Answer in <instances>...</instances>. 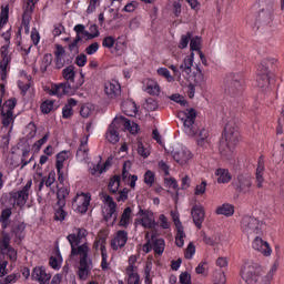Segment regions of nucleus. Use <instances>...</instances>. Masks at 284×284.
Listing matches in <instances>:
<instances>
[{
	"label": "nucleus",
	"mask_w": 284,
	"mask_h": 284,
	"mask_svg": "<svg viewBox=\"0 0 284 284\" xmlns=\"http://www.w3.org/2000/svg\"><path fill=\"white\" fill-rule=\"evenodd\" d=\"M10 63V58H2L0 62V77L2 81L8 79V64Z\"/></svg>",
	"instance_id": "nucleus-48"
},
{
	"label": "nucleus",
	"mask_w": 284,
	"mask_h": 284,
	"mask_svg": "<svg viewBox=\"0 0 284 284\" xmlns=\"http://www.w3.org/2000/svg\"><path fill=\"white\" fill-rule=\"evenodd\" d=\"M13 232L17 239L21 241L26 236V224L24 223L18 224Z\"/></svg>",
	"instance_id": "nucleus-58"
},
{
	"label": "nucleus",
	"mask_w": 284,
	"mask_h": 284,
	"mask_svg": "<svg viewBox=\"0 0 284 284\" xmlns=\"http://www.w3.org/2000/svg\"><path fill=\"white\" fill-rule=\"evenodd\" d=\"M59 104L54 100H45L41 103L40 110L42 114H50V112L58 110Z\"/></svg>",
	"instance_id": "nucleus-35"
},
{
	"label": "nucleus",
	"mask_w": 284,
	"mask_h": 284,
	"mask_svg": "<svg viewBox=\"0 0 284 284\" xmlns=\"http://www.w3.org/2000/svg\"><path fill=\"white\" fill-rule=\"evenodd\" d=\"M0 252L4 256H8L11 263H17V260L19 258V252L13 246H8L7 248H2Z\"/></svg>",
	"instance_id": "nucleus-40"
},
{
	"label": "nucleus",
	"mask_w": 284,
	"mask_h": 284,
	"mask_svg": "<svg viewBox=\"0 0 284 284\" xmlns=\"http://www.w3.org/2000/svg\"><path fill=\"white\" fill-rule=\"evenodd\" d=\"M152 243L154 253L158 254V256H162L163 252H165V240L152 237Z\"/></svg>",
	"instance_id": "nucleus-38"
},
{
	"label": "nucleus",
	"mask_w": 284,
	"mask_h": 284,
	"mask_svg": "<svg viewBox=\"0 0 284 284\" xmlns=\"http://www.w3.org/2000/svg\"><path fill=\"white\" fill-rule=\"evenodd\" d=\"M90 139V135H84L80 140V145L77 151V159L78 161H88L90 156V148H88V141Z\"/></svg>",
	"instance_id": "nucleus-21"
},
{
	"label": "nucleus",
	"mask_w": 284,
	"mask_h": 284,
	"mask_svg": "<svg viewBox=\"0 0 284 284\" xmlns=\"http://www.w3.org/2000/svg\"><path fill=\"white\" fill-rule=\"evenodd\" d=\"M215 214L223 215V216H233L234 206H232V204H223L216 209Z\"/></svg>",
	"instance_id": "nucleus-42"
},
{
	"label": "nucleus",
	"mask_w": 284,
	"mask_h": 284,
	"mask_svg": "<svg viewBox=\"0 0 284 284\" xmlns=\"http://www.w3.org/2000/svg\"><path fill=\"white\" fill-rule=\"evenodd\" d=\"M191 215L196 229L201 230V227H203V221H205V209H203V206L194 205Z\"/></svg>",
	"instance_id": "nucleus-25"
},
{
	"label": "nucleus",
	"mask_w": 284,
	"mask_h": 284,
	"mask_svg": "<svg viewBox=\"0 0 284 284\" xmlns=\"http://www.w3.org/2000/svg\"><path fill=\"white\" fill-rule=\"evenodd\" d=\"M101 256H102L101 267L103 271H105L108 270V267H110V264L108 263V250L105 248L103 243L101 246Z\"/></svg>",
	"instance_id": "nucleus-53"
},
{
	"label": "nucleus",
	"mask_w": 284,
	"mask_h": 284,
	"mask_svg": "<svg viewBox=\"0 0 284 284\" xmlns=\"http://www.w3.org/2000/svg\"><path fill=\"white\" fill-rule=\"evenodd\" d=\"M34 136H37V124L30 122L27 125V138L28 139H34Z\"/></svg>",
	"instance_id": "nucleus-62"
},
{
	"label": "nucleus",
	"mask_w": 284,
	"mask_h": 284,
	"mask_svg": "<svg viewBox=\"0 0 284 284\" xmlns=\"http://www.w3.org/2000/svg\"><path fill=\"white\" fill-rule=\"evenodd\" d=\"M90 201H92L90 193H78L73 199L72 205L77 212L85 214V212H88V207H90Z\"/></svg>",
	"instance_id": "nucleus-12"
},
{
	"label": "nucleus",
	"mask_w": 284,
	"mask_h": 284,
	"mask_svg": "<svg viewBox=\"0 0 284 284\" xmlns=\"http://www.w3.org/2000/svg\"><path fill=\"white\" fill-rule=\"evenodd\" d=\"M263 266L252 260L245 261L241 268V276L247 284H256L263 276Z\"/></svg>",
	"instance_id": "nucleus-3"
},
{
	"label": "nucleus",
	"mask_w": 284,
	"mask_h": 284,
	"mask_svg": "<svg viewBox=\"0 0 284 284\" xmlns=\"http://www.w3.org/2000/svg\"><path fill=\"white\" fill-rule=\"evenodd\" d=\"M106 164H108V162L104 163V166H102L100 163L93 164L90 168V174H92V176H101V174H103V172H105Z\"/></svg>",
	"instance_id": "nucleus-49"
},
{
	"label": "nucleus",
	"mask_w": 284,
	"mask_h": 284,
	"mask_svg": "<svg viewBox=\"0 0 284 284\" xmlns=\"http://www.w3.org/2000/svg\"><path fill=\"white\" fill-rule=\"evenodd\" d=\"M44 182L45 187H52L54 181H57V174L54 172H49L48 176L41 179Z\"/></svg>",
	"instance_id": "nucleus-52"
},
{
	"label": "nucleus",
	"mask_w": 284,
	"mask_h": 284,
	"mask_svg": "<svg viewBox=\"0 0 284 284\" xmlns=\"http://www.w3.org/2000/svg\"><path fill=\"white\" fill-rule=\"evenodd\" d=\"M252 248L255 250V252L263 254V256H272V247L270 246V243L261 239V236H256L253 240Z\"/></svg>",
	"instance_id": "nucleus-17"
},
{
	"label": "nucleus",
	"mask_w": 284,
	"mask_h": 284,
	"mask_svg": "<svg viewBox=\"0 0 284 284\" xmlns=\"http://www.w3.org/2000/svg\"><path fill=\"white\" fill-rule=\"evenodd\" d=\"M8 19H9V9L8 7H2L1 9V13H0V30L3 28V26H6V23H8Z\"/></svg>",
	"instance_id": "nucleus-55"
},
{
	"label": "nucleus",
	"mask_w": 284,
	"mask_h": 284,
	"mask_svg": "<svg viewBox=\"0 0 284 284\" xmlns=\"http://www.w3.org/2000/svg\"><path fill=\"white\" fill-rule=\"evenodd\" d=\"M71 245V256H79V270L78 276L81 281H87L88 276L92 274V257H90V245L84 244H70Z\"/></svg>",
	"instance_id": "nucleus-1"
},
{
	"label": "nucleus",
	"mask_w": 284,
	"mask_h": 284,
	"mask_svg": "<svg viewBox=\"0 0 284 284\" xmlns=\"http://www.w3.org/2000/svg\"><path fill=\"white\" fill-rule=\"evenodd\" d=\"M106 140L109 141V143H112L113 145L115 143H119V131L114 129L112 125H109V129L106 131Z\"/></svg>",
	"instance_id": "nucleus-43"
},
{
	"label": "nucleus",
	"mask_w": 284,
	"mask_h": 284,
	"mask_svg": "<svg viewBox=\"0 0 284 284\" xmlns=\"http://www.w3.org/2000/svg\"><path fill=\"white\" fill-rule=\"evenodd\" d=\"M102 203H105L108 205V209L103 213L104 221H110L114 214H116V203L114 202V199L112 196L103 193L102 194Z\"/></svg>",
	"instance_id": "nucleus-20"
},
{
	"label": "nucleus",
	"mask_w": 284,
	"mask_h": 284,
	"mask_svg": "<svg viewBox=\"0 0 284 284\" xmlns=\"http://www.w3.org/2000/svg\"><path fill=\"white\" fill-rule=\"evenodd\" d=\"M121 186V175H115L109 181V191L111 194H116L119 192V187Z\"/></svg>",
	"instance_id": "nucleus-44"
},
{
	"label": "nucleus",
	"mask_w": 284,
	"mask_h": 284,
	"mask_svg": "<svg viewBox=\"0 0 284 284\" xmlns=\"http://www.w3.org/2000/svg\"><path fill=\"white\" fill-rule=\"evenodd\" d=\"M215 176H217V183H230L232 181V174L227 169H217L215 171Z\"/></svg>",
	"instance_id": "nucleus-32"
},
{
	"label": "nucleus",
	"mask_w": 284,
	"mask_h": 284,
	"mask_svg": "<svg viewBox=\"0 0 284 284\" xmlns=\"http://www.w3.org/2000/svg\"><path fill=\"white\" fill-rule=\"evenodd\" d=\"M77 106V100L69 99L68 103L62 108L63 119H70L74 114L73 108Z\"/></svg>",
	"instance_id": "nucleus-33"
},
{
	"label": "nucleus",
	"mask_w": 284,
	"mask_h": 284,
	"mask_svg": "<svg viewBox=\"0 0 284 284\" xmlns=\"http://www.w3.org/2000/svg\"><path fill=\"white\" fill-rule=\"evenodd\" d=\"M256 83L262 89L270 85V68L267 67V60H263L257 67Z\"/></svg>",
	"instance_id": "nucleus-13"
},
{
	"label": "nucleus",
	"mask_w": 284,
	"mask_h": 284,
	"mask_svg": "<svg viewBox=\"0 0 284 284\" xmlns=\"http://www.w3.org/2000/svg\"><path fill=\"white\" fill-rule=\"evenodd\" d=\"M179 119L183 121L184 132L187 136H196L199 134V124H196V110L186 109L178 113Z\"/></svg>",
	"instance_id": "nucleus-4"
},
{
	"label": "nucleus",
	"mask_w": 284,
	"mask_h": 284,
	"mask_svg": "<svg viewBox=\"0 0 284 284\" xmlns=\"http://www.w3.org/2000/svg\"><path fill=\"white\" fill-rule=\"evenodd\" d=\"M154 172L148 170L144 174V183L145 185H149V187H152L154 185V179H155Z\"/></svg>",
	"instance_id": "nucleus-57"
},
{
	"label": "nucleus",
	"mask_w": 284,
	"mask_h": 284,
	"mask_svg": "<svg viewBox=\"0 0 284 284\" xmlns=\"http://www.w3.org/2000/svg\"><path fill=\"white\" fill-rule=\"evenodd\" d=\"M272 21H274V9H263L256 20L257 28H272Z\"/></svg>",
	"instance_id": "nucleus-14"
},
{
	"label": "nucleus",
	"mask_w": 284,
	"mask_h": 284,
	"mask_svg": "<svg viewBox=\"0 0 284 284\" xmlns=\"http://www.w3.org/2000/svg\"><path fill=\"white\" fill-rule=\"evenodd\" d=\"M122 112L126 114V116H136L138 108L136 103L132 100H125L122 102Z\"/></svg>",
	"instance_id": "nucleus-30"
},
{
	"label": "nucleus",
	"mask_w": 284,
	"mask_h": 284,
	"mask_svg": "<svg viewBox=\"0 0 284 284\" xmlns=\"http://www.w3.org/2000/svg\"><path fill=\"white\" fill-rule=\"evenodd\" d=\"M241 229L247 236H252L254 234H261L262 227H261V221L256 217L252 216H244L242 219Z\"/></svg>",
	"instance_id": "nucleus-10"
},
{
	"label": "nucleus",
	"mask_w": 284,
	"mask_h": 284,
	"mask_svg": "<svg viewBox=\"0 0 284 284\" xmlns=\"http://www.w3.org/2000/svg\"><path fill=\"white\" fill-rule=\"evenodd\" d=\"M128 243V233L126 231L120 230L115 233V236L111 240V248L114 252L123 250Z\"/></svg>",
	"instance_id": "nucleus-19"
},
{
	"label": "nucleus",
	"mask_w": 284,
	"mask_h": 284,
	"mask_svg": "<svg viewBox=\"0 0 284 284\" xmlns=\"http://www.w3.org/2000/svg\"><path fill=\"white\" fill-rule=\"evenodd\" d=\"M110 125L118 131L120 130L124 132L128 130L131 134H136V132H139V124L130 121L123 115L115 116Z\"/></svg>",
	"instance_id": "nucleus-9"
},
{
	"label": "nucleus",
	"mask_w": 284,
	"mask_h": 284,
	"mask_svg": "<svg viewBox=\"0 0 284 284\" xmlns=\"http://www.w3.org/2000/svg\"><path fill=\"white\" fill-rule=\"evenodd\" d=\"M243 78L241 74H230L224 81V92L233 99L243 94Z\"/></svg>",
	"instance_id": "nucleus-6"
},
{
	"label": "nucleus",
	"mask_w": 284,
	"mask_h": 284,
	"mask_svg": "<svg viewBox=\"0 0 284 284\" xmlns=\"http://www.w3.org/2000/svg\"><path fill=\"white\" fill-rule=\"evenodd\" d=\"M88 236V231L85 229H77L75 233L69 234L67 236L70 245H81L83 239Z\"/></svg>",
	"instance_id": "nucleus-27"
},
{
	"label": "nucleus",
	"mask_w": 284,
	"mask_h": 284,
	"mask_svg": "<svg viewBox=\"0 0 284 284\" xmlns=\"http://www.w3.org/2000/svg\"><path fill=\"white\" fill-rule=\"evenodd\" d=\"M38 1L39 0H28L22 14V23L18 30L19 36H21V32L30 34V19H32V12H34V6H37Z\"/></svg>",
	"instance_id": "nucleus-8"
},
{
	"label": "nucleus",
	"mask_w": 284,
	"mask_h": 284,
	"mask_svg": "<svg viewBox=\"0 0 284 284\" xmlns=\"http://www.w3.org/2000/svg\"><path fill=\"white\" fill-rule=\"evenodd\" d=\"M277 270H278V264L277 263L272 264L266 275L262 277V281L260 284H272V281H274V275L276 274Z\"/></svg>",
	"instance_id": "nucleus-39"
},
{
	"label": "nucleus",
	"mask_w": 284,
	"mask_h": 284,
	"mask_svg": "<svg viewBox=\"0 0 284 284\" xmlns=\"http://www.w3.org/2000/svg\"><path fill=\"white\" fill-rule=\"evenodd\" d=\"M114 43H116V40H114V37L112 36L105 37L102 41L103 48H108V50H112V48H114Z\"/></svg>",
	"instance_id": "nucleus-63"
},
{
	"label": "nucleus",
	"mask_w": 284,
	"mask_h": 284,
	"mask_svg": "<svg viewBox=\"0 0 284 284\" xmlns=\"http://www.w3.org/2000/svg\"><path fill=\"white\" fill-rule=\"evenodd\" d=\"M10 243H11L10 234L2 232V237L0 240V251L8 250V247H11L12 245H10Z\"/></svg>",
	"instance_id": "nucleus-51"
},
{
	"label": "nucleus",
	"mask_w": 284,
	"mask_h": 284,
	"mask_svg": "<svg viewBox=\"0 0 284 284\" xmlns=\"http://www.w3.org/2000/svg\"><path fill=\"white\" fill-rule=\"evenodd\" d=\"M172 158L180 165H186L187 161L192 159V152L187 148L182 146L172 152Z\"/></svg>",
	"instance_id": "nucleus-18"
},
{
	"label": "nucleus",
	"mask_w": 284,
	"mask_h": 284,
	"mask_svg": "<svg viewBox=\"0 0 284 284\" xmlns=\"http://www.w3.org/2000/svg\"><path fill=\"white\" fill-rule=\"evenodd\" d=\"M194 65V52L186 55L182 63L180 64V74L183 77L190 78L192 77V67Z\"/></svg>",
	"instance_id": "nucleus-24"
},
{
	"label": "nucleus",
	"mask_w": 284,
	"mask_h": 284,
	"mask_svg": "<svg viewBox=\"0 0 284 284\" xmlns=\"http://www.w3.org/2000/svg\"><path fill=\"white\" fill-rule=\"evenodd\" d=\"M224 135L226 143L220 144V153L222 159L232 161L234 159V148L239 143V131H236V123L230 121L224 128Z\"/></svg>",
	"instance_id": "nucleus-2"
},
{
	"label": "nucleus",
	"mask_w": 284,
	"mask_h": 284,
	"mask_svg": "<svg viewBox=\"0 0 284 284\" xmlns=\"http://www.w3.org/2000/svg\"><path fill=\"white\" fill-rule=\"evenodd\" d=\"M14 108H17V98H10L1 104L0 99V114L2 116V125L3 128H10L12 123H14Z\"/></svg>",
	"instance_id": "nucleus-7"
},
{
	"label": "nucleus",
	"mask_w": 284,
	"mask_h": 284,
	"mask_svg": "<svg viewBox=\"0 0 284 284\" xmlns=\"http://www.w3.org/2000/svg\"><path fill=\"white\" fill-rule=\"evenodd\" d=\"M68 196H70V190H68L65 186L60 187L57 192V205L65 207V199H68Z\"/></svg>",
	"instance_id": "nucleus-37"
},
{
	"label": "nucleus",
	"mask_w": 284,
	"mask_h": 284,
	"mask_svg": "<svg viewBox=\"0 0 284 284\" xmlns=\"http://www.w3.org/2000/svg\"><path fill=\"white\" fill-rule=\"evenodd\" d=\"M192 39V33L187 32L186 34H183L181 37L180 43H179V48L181 50H185V48H187L190 40Z\"/></svg>",
	"instance_id": "nucleus-56"
},
{
	"label": "nucleus",
	"mask_w": 284,
	"mask_h": 284,
	"mask_svg": "<svg viewBox=\"0 0 284 284\" xmlns=\"http://www.w3.org/2000/svg\"><path fill=\"white\" fill-rule=\"evenodd\" d=\"M32 281H37L39 284H50L52 274H50L44 266H36L31 273Z\"/></svg>",
	"instance_id": "nucleus-15"
},
{
	"label": "nucleus",
	"mask_w": 284,
	"mask_h": 284,
	"mask_svg": "<svg viewBox=\"0 0 284 284\" xmlns=\"http://www.w3.org/2000/svg\"><path fill=\"white\" fill-rule=\"evenodd\" d=\"M141 225H142V227H145L146 230H154V227H156V225H159V223H156V221H154V219H152L150 215H148V216H143L141 219Z\"/></svg>",
	"instance_id": "nucleus-47"
},
{
	"label": "nucleus",
	"mask_w": 284,
	"mask_h": 284,
	"mask_svg": "<svg viewBox=\"0 0 284 284\" xmlns=\"http://www.w3.org/2000/svg\"><path fill=\"white\" fill-rule=\"evenodd\" d=\"M184 236H185V231H183V229H176L175 245L178 247H183V245H185V241L183 240Z\"/></svg>",
	"instance_id": "nucleus-50"
},
{
	"label": "nucleus",
	"mask_w": 284,
	"mask_h": 284,
	"mask_svg": "<svg viewBox=\"0 0 284 284\" xmlns=\"http://www.w3.org/2000/svg\"><path fill=\"white\" fill-rule=\"evenodd\" d=\"M62 77L67 83H72L74 81V65H69L62 70Z\"/></svg>",
	"instance_id": "nucleus-45"
},
{
	"label": "nucleus",
	"mask_w": 284,
	"mask_h": 284,
	"mask_svg": "<svg viewBox=\"0 0 284 284\" xmlns=\"http://www.w3.org/2000/svg\"><path fill=\"white\" fill-rule=\"evenodd\" d=\"M196 141H197L199 148H202L203 150H207V148H210V145H211L210 134L207 133V130L202 129L199 132Z\"/></svg>",
	"instance_id": "nucleus-31"
},
{
	"label": "nucleus",
	"mask_w": 284,
	"mask_h": 284,
	"mask_svg": "<svg viewBox=\"0 0 284 284\" xmlns=\"http://www.w3.org/2000/svg\"><path fill=\"white\" fill-rule=\"evenodd\" d=\"M252 184V176L247 174H240L232 182L235 192H239V194H250Z\"/></svg>",
	"instance_id": "nucleus-11"
},
{
	"label": "nucleus",
	"mask_w": 284,
	"mask_h": 284,
	"mask_svg": "<svg viewBox=\"0 0 284 284\" xmlns=\"http://www.w3.org/2000/svg\"><path fill=\"white\" fill-rule=\"evenodd\" d=\"M158 74L160 77H163L164 79H166V81H169V83L174 82V78L172 77V74L170 73V70H168V68H159Z\"/></svg>",
	"instance_id": "nucleus-54"
},
{
	"label": "nucleus",
	"mask_w": 284,
	"mask_h": 284,
	"mask_svg": "<svg viewBox=\"0 0 284 284\" xmlns=\"http://www.w3.org/2000/svg\"><path fill=\"white\" fill-rule=\"evenodd\" d=\"M50 97H63V95H72V87H70V82L52 84L51 89L48 91Z\"/></svg>",
	"instance_id": "nucleus-16"
},
{
	"label": "nucleus",
	"mask_w": 284,
	"mask_h": 284,
	"mask_svg": "<svg viewBox=\"0 0 284 284\" xmlns=\"http://www.w3.org/2000/svg\"><path fill=\"white\" fill-rule=\"evenodd\" d=\"M68 159H70V151H61L57 154L55 169L60 181L63 179V166Z\"/></svg>",
	"instance_id": "nucleus-26"
},
{
	"label": "nucleus",
	"mask_w": 284,
	"mask_h": 284,
	"mask_svg": "<svg viewBox=\"0 0 284 284\" xmlns=\"http://www.w3.org/2000/svg\"><path fill=\"white\" fill-rule=\"evenodd\" d=\"M104 92L109 99L121 97V84L116 80L108 81L104 84Z\"/></svg>",
	"instance_id": "nucleus-22"
},
{
	"label": "nucleus",
	"mask_w": 284,
	"mask_h": 284,
	"mask_svg": "<svg viewBox=\"0 0 284 284\" xmlns=\"http://www.w3.org/2000/svg\"><path fill=\"white\" fill-rule=\"evenodd\" d=\"M132 223V207L128 206L124 209L119 225L120 227H128Z\"/></svg>",
	"instance_id": "nucleus-34"
},
{
	"label": "nucleus",
	"mask_w": 284,
	"mask_h": 284,
	"mask_svg": "<svg viewBox=\"0 0 284 284\" xmlns=\"http://www.w3.org/2000/svg\"><path fill=\"white\" fill-rule=\"evenodd\" d=\"M32 85V82H30V80H28L27 82L19 80L18 81V88L21 91V93L23 94V97H26L28 90H30V87Z\"/></svg>",
	"instance_id": "nucleus-60"
},
{
	"label": "nucleus",
	"mask_w": 284,
	"mask_h": 284,
	"mask_svg": "<svg viewBox=\"0 0 284 284\" xmlns=\"http://www.w3.org/2000/svg\"><path fill=\"white\" fill-rule=\"evenodd\" d=\"M264 172H265V160H263V155H261L257 161V168L255 173L256 185L260 189L263 187V183L265 182V179L263 178Z\"/></svg>",
	"instance_id": "nucleus-29"
},
{
	"label": "nucleus",
	"mask_w": 284,
	"mask_h": 284,
	"mask_svg": "<svg viewBox=\"0 0 284 284\" xmlns=\"http://www.w3.org/2000/svg\"><path fill=\"white\" fill-rule=\"evenodd\" d=\"M190 48L192 51L201 52V38H192L190 42Z\"/></svg>",
	"instance_id": "nucleus-61"
},
{
	"label": "nucleus",
	"mask_w": 284,
	"mask_h": 284,
	"mask_svg": "<svg viewBox=\"0 0 284 284\" xmlns=\"http://www.w3.org/2000/svg\"><path fill=\"white\" fill-rule=\"evenodd\" d=\"M138 154L142 156V159H148L150 156V148L143 145L141 142L138 143Z\"/></svg>",
	"instance_id": "nucleus-59"
},
{
	"label": "nucleus",
	"mask_w": 284,
	"mask_h": 284,
	"mask_svg": "<svg viewBox=\"0 0 284 284\" xmlns=\"http://www.w3.org/2000/svg\"><path fill=\"white\" fill-rule=\"evenodd\" d=\"M54 57L55 69L61 70L65 65V49L63 45H55Z\"/></svg>",
	"instance_id": "nucleus-28"
},
{
	"label": "nucleus",
	"mask_w": 284,
	"mask_h": 284,
	"mask_svg": "<svg viewBox=\"0 0 284 284\" xmlns=\"http://www.w3.org/2000/svg\"><path fill=\"white\" fill-rule=\"evenodd\" d=\"M73 30L77 34L75 37H82L85 41H92V39H94V36L85 30V26L83 24H77Z\"/></svg>",
	"instance_id": "nucleus-36"
},
{
	"label": "nucleus",
	"mask_w": 284,
	"mask_h": 284,
	"mask_svg": "<svg viewBox=\"0 0 284 284\" xmlns=\"http://www.w3.org/2000/svg\"><path fill=\"white\" fill-rule=\"evenodd\" d=\"M32 194V180H29L24 186L18 191L9 193V203L17 205L18 207H24Z\"/></svg>",
	"instance_id": "nucleus-5"
},
{
	"label": "nucleus",
	"mask_w": 284,
	"mask_h": 284,
	"mask_svg": "<svg viewBox=\"0 0 284 284\" xmlns=\"http://www.w3.org/2000/svg\"><path fill=\"white\" fill-rule=\"evenodd\" d=\"M206 187H207V182L206 181H202L200 184H197L195 186L194 194L196 196H202V194H205Z\"/></svg>",
	"instance_id": "nucleus-64"
},
{
	"label": "nucleus",
	"mask_w": 284,
	"mask_h": 284,
	"mask_svg": "<svg viewBox=\"0 0 284 284\" xmlns=\"http://www.w3.org/2000/svg\"><path fill=\"white\" fill-rule=\"evenodd\" d=\"M142 90L143 92H146V94H151V97H159V94H161V87L159 85V82L153 79H145L143 81Z\"/></svg>",
	"instance_id": "nucleus-23"
},
{
	"label": "nucleus",
	"mask_w": 284,
	"mask_h": 284,
	"mask_svg": "<svg viewBox=\"0 0 284 284\" xmlns=\"http://www.w3.org/2000/svg\"><path fill=\"white\" fill-rule=\"evenodd\" d=\"M64 207L65 206L55 204L53 216L54 221H60L62 223V221H65V219H68V211Z\"/></svg>",
	"instance_id": "nucleus-41"
},
{
	"label": "nucleus",
	"mask_w": 284,
	"mask_h": 284,
	"mask_svg": "<svg viewBox=\"0 0 284 284\" xmlns=\"http://www.w3.org/2000/svg\"><path fill=\"white\" fill-rule=\"evenodd\" d=\"M196 72L193 73V81L195 85H203L205 83V75L199 65L195 67Z\"/></svg>",
	"instance_id": "nucleus-46"
}]
</instances>
